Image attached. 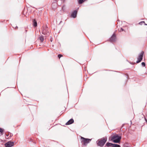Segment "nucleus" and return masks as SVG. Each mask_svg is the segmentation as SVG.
Segmentation results:
<instances>
[{
    "instance_id": "nucleus-1",
    "label": "nucleus",
    "mask_w": 147,
    "mask_h": 147,
    "mask_svg": "<svg viewBox=\"0 0 147 147\" xmlns=\"http://www.w3.org/2000/svg\"><path fill=\"white\" fill-rule=\"evenodd\" d=\"M121 139V136H118L117 134L114 135L111 137V140L114 143H120Z\"/></svg>"
},
{
    "instance_id": "nucleus-2",
    "label": "nucleus",
    "mask_w": 147,
    "mask_h": 147,
    "mask_svg": "<svg viewBox=\"0 0 147 147\" xmlns=\"http://www.w3.org/2000/svg\"><path fill=\"white\" fill-rule=\"evenodd\" d=\"M81 142L83 145L86 146L91 141V139L86 138L82 137H81Z\"/></svg>"
},
{
    "instance_id": "nucleus-3",
    "label": "nucleus",
    "mask_w": 147,
    "mask_h": 147,
    "mask_svg": "<svg viewBox=\"0 0 147 147\" xmlns=\"http://www.w3.org/2000/svg\"><path fill=\"white\" fill-rule=\"evenodd\" d=\"M42 33L44 35H48L49 34V32L47 26L45 25L42 28Z\"/></svg>"
},
{
    "instance_id": "nucleus-4",
    "label": "nucleus",
    "mask_w": 147,
    "mask_h": 147,
    "mask_svg": "<svg viewBox=\"0 0 147 147\" xmlns=\"http://www.w3.org/2000/svg\"><path fill=\"white\" fill-rule=\"evenodd\" d=\"M144 53V52L143 51H142L140 53V54L139 56L138 57V60L136 61V63H138L142 61V59Z\"/></svg>"
},
{
    "instance_id": "nucleus-5",
    "label": "nucleus",
    "mask_w": 147,
    "mask_h": 147,
    "mask_svg": "<svg viewBox=\"0 0 147 147\" xmlns=\"http://www.w3.org/2000/svg\"><path fill=\"white\" fill-rule=\"evenodd\" d=\"M14 143L13 142L9 141L5 144V145L6 147H11L13 146Z\"/></svg>"
},
{
    "instance_id": "nucleus-6",
    "label": "nucleus",
    "mask_w": 147,
    "mask_h": 147,
    "mask_svg": "<svg viewBox=\"0 0 147 147\" xmlns=\"http://www.w3.org/2000/svg\"><path fill=\"white\" fill-rule=\"evenodd\" d=\"M116 40V36L115 34H113L110 39V40L111 42H115Z\"/></svg>"
},
{
    "instance_id": "nucleus-7",
    "label": "nucleus",
    "mask_w": 147,
    "mask_h": 147,
    "mask_svg": "<svg viewBox=\"0 0 147 147\" xmlns=\"http://www.w3.org/2000/svg\"><path fill=\"white\" fill-rule=\"evenodd\" d=\"M107 140V138L105 137L102 139V146L104 145Z\"/></svg>"
},
{
    "instance_id": "nucleus-8",
    "label": "nucleus",
    "mask_w": 147,
    "mask_h": 147,
    "mask_svg": "<svg viewBox=\"0 0 147 147\" xmlns=\"http://www.w3.org/2000/svg\"><path fill=\"white\" fill-rule=\"evenodd\" d=\"M77 14V11H74L71 14V16L72 17L75 18L76 17Z\"/></svg>"
},
{
    "instance_id": "nucleus-9",
    "label": "nucleus",
    "mask_w": 147,
    "mask_h": 147,
    "mask_svg": "<svg viewBox=\"0 0 147 147\" xmlns=\"http://www.w3.org/2000/svg\"><path fill=\"white\" fill-rule=\"evenodd\" d=\"M74 122V120L73 119H70L65 124L66 125H69L72 123Z\"/></svg>"
},
{
    "instance_id": "nucleus-10",
    "label": "nucleus",
    "mask_w": 147,
    "mask_h": 147,
    "mask_svg": "<svg viewBox=\"0 0 147 147\" xmlns=\"http://www.w3.org/2000/svg\"><path fill=\"white\" fill-rule=\"evenodd\" d=\"M125 27H123V28H121L118 29V31L119 32H121L122 31L126 32V29H125Z\"/></svg>"
},
{
    "instance_id": "nucleus-11",
    "label": "nucleus",
    "mask_w": 147,
    "mask_h": 147,
    "mask_svg": "<svg viewBox=\"0 0 147 147\" xmlns=\"http://www.w3.org/2000/svg\"><path fill=\"white\" fill-rule=\"evenodd\" d=\"M98 146H101V140L99 139L96 142Z\"/></svg>"
},
{
    "instance_id": "nucleus-12",
    "label": "nucleus",
    "mask_w": 147,
    "mask_h": 147,
    "mask_svg": "<svg viewBox=\"0 0 147 147\" xmlns=\"http://www.w3.org/2000/svg\"><path fill=\"white\" fill-rule=\"evenodd\" d=\"M33 23L34 26L36 27L37 26V22L34 19L33 20Z\"/></svg>"
},
{
    "instance_id": "nucleus-13",
    "label": "nucleus",
    "mask_w": 147,
    "mask_h": 147,
    "mask_svg": "<svg viewBox=\"0 0 147 147\" xmlns=\"http://www.w3.org/2000/svg\"><path fill=\"white\" fill-rule=\"evenodd\" d=\"M113 144H112L111 143L108 142L106 144V146H112L113 145Z\"/></svg>"
},
{
    "instance_id": "nucleus-14",
    "label": "nucleus",
    "mask_w": 147,
    "mask_h": 147,
    "mask_svg": "<svg viewBox=\"0 0 147 147\" xmlns=\"http://www.w3.org/2000/svg\"><path fill=\"white\" fill-rule=\"evenodd\" d=\"M39 38L41 42H43L44 40V38L42 36H40L39 37Z\"/></svg>"
},
{
    "instance_id": "nucleus-15",
    "label": "nucleus",
    "mask_w": 147,
    "mask_h": 147,
    "mask_svg": "<svg viewBox=\"0 0 147 147\" xmlns=\"http://www.w3.org/2000/svg\"><path fill=\"white\" fill-rule=\"evenodd\" d=\"M112 147H120L119 145L113 144Z\"/></svg>"
},
{
    "instance_id": "nucleus-16",
    "label": "nucleus",
    "mask_w": 147,
    "mask_h": 147,
    "mask_svg": "<svg viewBox=\"0 0 147 147\" xmlns=\"http://www.w3.org/2000/svg\"><path fill=\"white\" fill-rule=\"evenodd\" d=\"M3 129L0 128V136L1 135L3 134Z\"/></svg>"
},
{
    "instance_id": "nucleus-17",
    "label": "nucleus",
    "mask_w": 147,
    "mask_h": 147,
    "mask_svg": "<svg viewBox=\"0 0 147 147\" xmlns=\"http://www.w3.org/2000/svg\"><path fill=\"white\" fill-rule=\"evenodd\" d=\"M145 24V22L144 21H142V22H140L139 23V24H140V25H142V24ZM145 25H146V24H145Z\"/></svg>"
},
{
    "instance_id": "nucleus-18",
    "label": "nucleus",
    "mask_w": 147,
    "mask_h": 147,
    "mask_svg": "<svg viewBox=\"0 0 147 147\" xmlns=\"http://www.w3.org/2000/svg\"><path fill=\"white\" fill-rule=\"evenodd\" d=\"M142 66H143V67H144L145 66V63L144 62H142Z\"/></svg>"
},
{
    "instance_id": "nucleus-19",
    "label": "nucleus",
    "mask_w": 147,
    "mask_h": 147,
    "mask_svg": "<svg viewBox=\"0 0 147 147\" xmlns=\"http://www.w3.org/2000/svg\"><path fill=\"white\" fill-rule=\"evenodd\" d=\"M62 56V55H60V54H59L58 55V57H59V58H60V57Z\"/></svg>"
},
{
    "instance_id": "nucleus-20",
    "label": "nucleus",
    "mask_w": 147,
    "mask_h": 147,
    "mask_svg": "<svg viewBox=\"0 0 147 147\" xmlns=\"http://www.w3.org/2000/svg\"><path fill=\"white\" fill-rule=\"evenodd\" d=\"M145 121H146V123H147V119H146V118H145Z\"/></svg>"
},
{
    "instance_id": "nucleus-21",
    "label": "nucleus",
    "mask_w": 147,
    "mask_h": 147,
    "mask_svg": "<svg viewBox=\"0 0 147 147\" xmlns=\"http://www.w3.org/2000/svg\"><path fill=\"white\" fill-rule=\"evenodd\" d=\"M13 136V134H10V136L11 137V136Z\"/></svg>"
},
{
    "instance_id": "nucleus-22",
    "label": "nucleus",
    "mask_w": 147,
    "mask_h": 147,
    "mask_svg": "<svg viewBox=\"0 0 147 147\" xmlns=\"http://www.w3.org/2000/svg\"><path fill=\"white\" fill-rule=\"evenodd\" d=\"M7 136H8V135H6Z\"/></svg>"
},
{
    "instance_id": "nucleus-23",
    "label": "nucleus",
    "mask_w": 147,
    "mask_h": 147,
    "mask_svg": "<svg viewBox=\"0 0 147 147\" xmlns=\"http://www.w3.org/2000/svg\"><path fill=\"white\" fill-rule=\"evenodd\" d=\"M7 136H8V135H6Z\"/></svg>"
},
{
    "instance_id": "nucleus-24",
    "label": "nucleus",
    "mask_w": 147,
    "mask_h": 147,
    "mask_svg": "<svg viewBox=\"0 0 147 147\" xmlns=\"http://www.w3.org/2000/svg\"><path fill=\"white\" fill-rule=\"evenodd\" d=\"M16 28H18V27L17 26H16Z\"/></svg>"
}]
</instances>
